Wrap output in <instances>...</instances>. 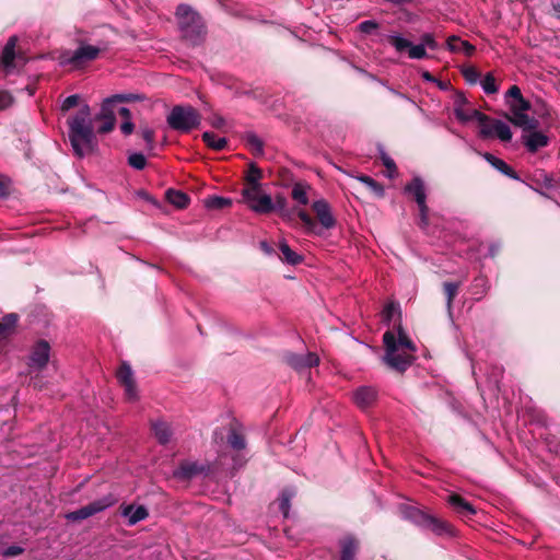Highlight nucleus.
I'll return each instance as SVG.
<instances>
[{"label": "nucleus", "instance_id": "f704fd0d", "mask_svg": "<svg viewBox=\"0 0 560 560\" xmlns=\"http://www.w3.org/2000/svg\"><path fill=\"white\" fill-rule=\"evenodd\" d=\"M294 495V491L290 489H285L281 492L279 498V509L282 514L287 517L290 510V501Z\"/></svg>", "mask_w": 560, "mask_h": 560}, {"label": "nucleus", "instance_id": "c85d7f7f", "mask_svg": "<svg viewBox=\"0 0 560 560\" xmlns=\"http://www.w3.org/2000/svg\"><path fill=\"white\" fill-rule=\"evenodd\" d=\"M152 430L155 438L161 444H166L171 441L172 430L170 425L164 421H155L152 423Z\"/></svg>", "mask_w": 560, "mask_h": 560}, {"label": "nucleus", "instance_id": "4468645a", "mask_svg": "<svg viewBox=\"0 0 560 560\" xmlns=\"http://www.w3.org/2000/svg\"><path fill=\"white\" fill-rule=\"evenodd\" d=\"M312 209L323 228L329 230L336 225V219L331 213L329 203L325 199L314 201Z\"/></svg>", "mask_w": 560, "mask_h": 560}, {"label": "nucleus", "instance_id": "58836bf2", "mask_svg": "<svg viewBox=\"0 0 560 560\" xmlns=\"http://www.w3.org/2000/svg\"><path fill=\"white\" fill-rule=\"evenodd\" d=\"M128 164L135 170H143L147 165V159L142 153L133 152L128 156Z\"/></svg>", "mask_w": 560, "mask_h": 560}, {"label": "nucleus", "instance_id": "603ef678", "mask_svg": "<svg viewBox=\"0 0 560 560\" xmlns=\"http://www.w3.org/2000/svg\"><path fill=\"white\" fill-rule=\"evenodd\" d=\"M377 26L378 25L376 22L368 20V21H363L359 24V30H360V32H362L364 34H371L372 32H374L377 28Z\"/></svg>", "mask_w": 560, "mask_h": 560}, {"label": "nucleus", "instance_id": "dca6fc26", "mask_svg": "<svg viewBox=\"0 0 560 560\" xmlns=\"http://www.w3.org/2000/svg\"><path fill=\"white\" fill-rule=\"evenodd\" d=\"M408 517H411L416 522H420L423 525L431 527L432 530H434L438 534H442L443 532H446L448 528V524L413 509L410 510Z\"/></svg>", "mask_w": 560, "mask_h": 560}, {"label": "nucleus", "instance_id": "2eb2a0df", "mask_svg": "<svg viewBox=\"0 0 560 560\" xmlns=\"http://www.w3.org/2000/svg\"><path fill=\"white\" fill-rule=\"evenodd\" d=\"M377 398V390L372 386H361L353 392L352 399L354 404L365 409L371 407Z\"/></svg>", "mask_w": 560, "mask_h": 560}, {"label": "nucleus", "instance_id": "f257e3e1", "mask_svg": "<svg viewBox=\"0 0 560 560\" xmlns=\"http://www.w3.org/2000/svg\"><path fill=\"white\" fill-rule=\"evenodd\" d=\"M397 339L392 331H386L383 336L386 348L384 361L392 369L402 372L412 363L416 346L406 335L400 324L397 327Z\"/></svg>", "mask_w": 560, "mask_h": 560}, {"label": "nucleus", "instance_id": "49530a36", "mask_svg": "<svg viewBox=\"0 0 560 560\" xmlns=\"http://www.w3.org/2000/svg\"><path fill=\"white\" fill-rule=\"evenodd\" d=\"M273 206H275V210H279L280 211V214L282 218L284 219H290L291 215H290V212L285 209L287 207V200L283 196L281 195H278L276 197V202H273Z\"/></svg>", "mask_w": 560, "mask_h": 560}, {"label": "nucleus", "instance_id": "6e6552de", "mask_svg": "<svg viewBox=\"0 0 560 560\" xmlns=\"http://www.w3.org/2000/svg\"><path fill=\"white\" fill-rule=\"evenodd\" d=\"M116 502L117 499L113 494H107L81 509L68 513L66 517L69 521H82L113 506Z\"/></svg>", "mask_w": 560, "mask_h": 560}, {"label": "nucleus", "instance_id": "7c9ffc66", "mask_svg": "<svg viewBox=\"0 0 560 560\" xmlns=\"http://www.w3.org/2000/svg\"><path fill=\"white\" fill-rule=\"evenodd\" d=\"M279 249L282 254L281 259L289 265H298L302 261V256L290 248L285 241L280 242Z\"/></svg>", "mask_w": 560, "mask_h": 560}, {"label": "nucleus", "instance_id": "bb28decb", "mask_svg": "<svg viewBox=\"0 0 560 560\" xmlns=\"http://www.w3.org/2000/svg\"><path fill=\"white\" fill-rule=\"evenodd\" d=\"M510 120L515 126H518L525 130H534L538 126V121L535 118L529 117L526 112L513 113V116L510 118Z\"/></svg>", "mask_w": 560, "mask_h": 560}, {"label": "nucleus", "instance_id": "5701e85b", "mask_svg": "<svg viewBox=\"0 0 560 560\" xmlns=\"http://www.w3.org/2000/svg\"><path fill=\"white\" fill-rule=\"evenodd\" d=\"M524 144L530 152H536L548 144V137L540 131H533L523 137Z\"/></svg>", "mask_w": 560, "mask_h": 560}, {"label": "nucleus", "instance_id": "f8f14e48", "mask_svg": "<svg viewBox=\"0 0 560 560\" xmlns=\"http://www.w3.org/2000/svg\"><path fill=\"white\" fill-rule=\"evenodd\" d=\"M405 190L412 195L416 202L418 203L420 215H421V222L423 224H427L428 219V207L425 203L427 195L424 189V184L421 178L415 177L411 183H409Z\"/></svg>", "mask_w": 560, "mask_h": 560}, {"label": "nucleus", "instance_id": "c03bdc74", "mask_svg": "<svg viewBox=\"0 0 560 560\" xmlns=\"http://www.w3.org/2000/svg\"><path fill=\"white\" fill-rule=\"evenodd\" d=\"M133 100H136V96L133 94H116V95L105 98L103 103H105L106 105H108L112 108L114 103L130 102Z\"/></svg>", "mask_w": 560, "mask_h": 560}, {"label": "nucleus", "instance_id": "bf43d9fd", "mask_svg": "<svg viewBox=\"0 0 560 560\" xmlns=\"http://www.w3.org/2000/svg\"><path fill=\"white\" fill-rule=\"evenodd\" d=\"M508 95L513 97L514 101H516L517 98H520V96H523L522 93H521V90L518 86L516 85H512L509 91H508Z\"/></svg>", "mask_w": 560, "mask_h": 560}, {"label": "nucleus", "instance_id": "4be33fe9", "mask_svg": "<svg viewBox=\"0 0 560 560\" xmlns=\"http://www.w3.org/2000/svg\"><path fill=\"white\" fill-rule=\"evenodd\" d=\"M16 45V38L10 37L8 43L5 44L1 57H0V65L4 69L7 73H9L12 69L15 68L14 66V48Z\"/></svg>", "mask_w": 560, "mask_h": 560}, {"label": "nucleus", "instance_id": "6e6d98bb", "mask_svg": "<svg viewBox=\"0 0 560 560\" xmlns=\"http://www.w3.org/2000/svg\"><path fill=\"white\" fill-rule=\"evenodd\" d=\"M24 549L20 546H10L2 551L4 557L11 558L23 553Z\"/></svg>", "mask_w": 560, "mask_h": 560}, {"label": "nucleus", "instance_id": "37998d69", "mask_svg": "<svg viewBox=\"0 0 560 560\" xmlns=\"http://www.w3.org/2000/svg\"><path fill=\"white\" fill-rule=\"evenodd\" d=\"M444 291L447 298V307L451 308L452 302L454 298L457 294L458 291V284L455 282H445L444 283Z\"/></svg>", "mask_w": 560, "mask_h": 560}, {"label": "nucleus", "instance_id": "a878e982", "mask_svg": "<svg viewBox=\"0 0 560 560\" xmlns=\"http://www.w3.org/2000/svg\"><path fill=\"white\" fill-rule=\"evenodd\" d=\"M448 503L463 516L474 515L476 513L475 509L470 503L465 501L458 494H452L448 498Z\"/></svg>", "mask_w": 560, "mask_h": 560}, {"label": "nucleus", "instance_id": "0eeeda50", "mask_svg": "<svg viewBox=\"0 0 560 560\" xmlns=\"http://www.w3.org/2000/svg\"><path fill=\"white\" fill-rule=\"evenodd\" d=\"M243 197L249 208L257 213H269L275 210L271 197L261 191L259 184L245 188Z\"/></svg>", "mask_w": 560, "mask_h": 560}, {"label": "nucleus", "instance_id": "412c9836", "mask_svg": "<svg viewBox=\"0 0 560 560\" xmlns=\"http://www.w3.org/2000/svg\"><path fill=\"white\" fill-rule=\"evenodd\" d=\"M287 361L292 368L301 370L304 368H312L314 365H317L319 362V358L317 354L308 352L305 355L290 354L288 355Z\"/></svg>", "mask_w": 560, "mask_h": 560}, {"label": "nucleus", "instance_id": "69168bd1", "mask_svg": "<svg viewBox=\"0 0 560 560\" xmlns=\"http://www.w3.org/2000/svg\"><path fill=\"white\" fill-rule=\"evenodd\" d=\"M421 75L428 82H438V80L428 71H423Z\"/></svg>", "mask_w": 560, "mask_h": 560}, {"label": "nucleus", "instance_id": "e2e57ef3", "mask_svg": "<svg viewBox=\"0 0 560 560\" xmlns=\"http://www.w3.org/2000/svg\"><path fill=\"white\" fill-rule=\"evenodd\" d=\"M260 247L267 255H271L273 253V248L266 242H261Z\"/></svg>", "mask_w": 560, "mask_h": 560}, {"label": "nucleus", "instance_id": "473e14b6", "mask_svg": "<svg viewBox=\"0 0 560 560\" xmlns=\"http://www.w3.org/2000/svg\"><path fill=\"white\" fill-rule=\"evenodd\" d=\"M202 140L209 148L215 151L223 150L228 144L225 138L217 137L213 132L209 131L202 133Z\"/></svg>", "mask_w": 560, "mask_h": 560}, {"label": "nucleus", "instance_id": "ddd939ff", "mask_svg": "<svg viewBox=\"0 0 560 560\" xmlns=\"http://www.w3.org/2000/svg\"><path fill=\"white\" fill-rule=\"evenodd\" d=\"M390 44L395 47V49L399 52L407 50L408 56L411 59H423L427 57V51L424 49V45H413L410 40L404 38L400 35H392L389 36Z\"/></svg>", "mask_w": 560, "mask_h": 560}, {"label": "nucleus", "instance_id": "f03ea898", "mask_svg": "<svg viewBox=\"0 0 560 560\" xmlns=\"http://www.w3.org/2000/svg\"><path fill=\"white\" fill-rule=\"evenodd\" d=\"M69 139L74 153L82 158L91 153L95 145V135L91 119V109L88 105L81 107L79 113L69 122Z\"/></svg>", "mask_w": 560, "mask_h": 560}, {"label": "nucleus", "instance_id": "338daca9", "mask_svg": "<svg viewBox=\"0 0 560 560\" xmlns=\"http://www.w3.org/2000/svg\"><path fill=\"white\" fill-rule=\"evenodd\" d=\"M7 195V186L3 182L0 180V197H3Z\"/></svg>", "mask_w": 560, "mask_h": 560}, {"label": "nucleus", "instance_id": "393cba45", "mask_svg": "<svg viewBox=\"0 0 560 560\" xmlns=\"http://www.w3.org/2000/svg\"><path fill=\"white\" fill-rule=\"evenodd\" d=\"M341 556L339 560H353L358 550V541L352 536L340 540Z\"/></svg>", "mask_w": 560, "mask_h": 560}, {"label": "nucleus", "instance_id": "9b49d317", "mask_svg": "<svg viewBox=\"0 0 560 560\" xmlns=\"http://www.w3.org/2000/svg\"><path fill=\"white\" fill-rule=\"evenodd\" d=\"M50 357V346L45 340L37 341L28 355L27 365L31 370H42L44 369Z\"/></svg>", "mask_w": 560, "mask_h": 560}, {"label": "nucleus", "instance_id": "72a5a7b5", "mask_svg": "<svg viewBox=\"0 0 560 560\" xmlns=\"http://www.w3.org/2000/svg\"><path fill=\"white\" fill-rule=\"evenodd\" d=\"M166 198L170 201V203L174 205L177 208H185L189 201V198L187 197L186 194L173 189L167 190Z\"/></svg>", "mask_w": 560, "mask_h": 560}, {"label": "nucleus", "instance_id": "a19ab883", "mask_svg": "<svg viewBox=\"0 0 560 560\" xmlns=\"http://www.w3.org/2000/svg\"><path fill=\"white\" fill-rule=\"evenodd\" d=\"M481 86L487 94H493L498 91L495 79L491 73H488L481 81Z\"/></svg>", "mask_w": 560, "mask_h": 560}, {"label": "nucleus", "instance_id": "5fc2aeb1", "mask_svg": "<svg viewBox=\"0 0 560 560\" xmlns=\"http://www.w3.org/2000/svg\"><path fill=\"white\" fill-rule=\"evenodd\" d=\"M421 45H424V49L427 47L433 50L438 48V43L431 34H424L421 36Z\"/></svg>", "mask_w": 560, "mask_h": 560}, {"label": "nucleus", "instance_id": "b1692460", "mask_svg": "<svg viewBox=\"0 0 560 560\" xmlns=\"http://www.w3.org/2000/svg\"><path fill=\"white\" fill-rule=\"evenodd\" d=\"M447 48L453 52H463L465 56H471L475 47L466 40H462L456 36L447 38Z\"/></svg>", "mask_w": 560, "mask_h": 560}, {"label": "nucleus", "instance_id": "6ab92c4d", "mask_svg": "<svg viewBox=\"0 0 560 560\" xmlns=\"http://www.w3.org/2000/svg\"><path fill=\"white\" fill-rule=\"evenodd\" d=\"M465 104H466V97L463 94L457 95L455 98V107H454V113H455L456 118L462 122H467L472 119H476L478 121V116L475 115V113H480V112L477 109H474V108L467 109V108H465Z\"/></svg>", "mask_w": 560, "mask_h": 560}, {"label": "nucleus", "instance_id": "ea45409f", "mask_svg": "<svg viewBox=\"0 0 560 560\" xmlns=\"http://www.w3.org/2000/svg\"><path fill=\"white\" fill-rule=\"evenodd\" d=\"M298 217L303 222V224H304V226H305L307 232L315 233L316 223H315V221L311 218V215L306 211H304L302 209L299 210L298 211Z\"/></svg>", "mask_w": 560, "mask_h": 560}, {"label": "nucleus", "instance_id": "8fccbe9b", "mask_svg": "<svg viewBox=\"0 0 560 560\" xmlns=\"http://www.w3.org/2000/svg\"><path fill=\"white\" fill-rule=\"evenodd\" d=\"M382 161H383L384 166L388 171V176L393 177L397 171L394 160L392 158H389L387 154L382 153Z\"/></svg>", "mask_w": 560, "mask_h": 560}, {"label": "nucleus", "instance_id": "423d86ee", "mask_svg": "<svg viewBox=\"0 0 560 560\" xmlns=\"http://www.w3.org/2000/svg\"><path fill=\"white\" fill-rule=\"evenodd\" d=\"M475 115L478 116L481 137H497L504 142L510 141L512 139L511 128L504 121L498 119H490L482 113H475Z\"/></svg>", "mask_w": 560, "mask_h": 560}, {"label": "nucleus", "instance_id": "de8ad7c7", "mask_svg": "<svg viewBox=\"0 0 560 560\" xmlns=\"http://www.w3.org/2000/svg\"><path fill=\"white\" fill-rule=\"evenodd\" d=\"M530 108V104L523 96H520L516 101L511 104V110L513 113L527 112Z\"/></svg>", "mask_w": 560, "mask_h": 560}, {"label": "nucleus", "instance_id": "2f4dec72", "mask_svg": "<svg viewBox=\"0 0 560 560\" xmlns=\"http://www.w3.org/2000/svg\"><path fill=\"white\" fill-rule=\"evenodd\" d=\"M481 155L486 161H488L493 167H495L501 173L510 177H515L513 170L503 160L498 159L490 153H482Z\"/></svg>", "mask_w": 560, "mask_h": 560}, {"label": "nucleus", "instance_id": "3c124183", "mask_svg": "<svg viewBox=\"0 0 560 560\" xmlns=\"http://www.w3.org/2000/svg\"><path fill=\"white\" fill-rule=\"evenodd\" d=\"M79 98L80 97L77 94L70 95L67 98H65V101L61 104V110L62 112H68L69 109H71L74 106H77L79 104Z\"/></svg>", "mask_w": 560, "mask_h": 560}, {"label": "nucleus", "instance_id": "680f3d73", "mask_svg": "<svg viewBox=\"0 0 560 560\" xmlns=\"http://www.w3.org/2000/svg\"><path fill=\"white\" fill-rule=\"evenodd\" d=\"M119 114H120L121 117L125 118V120L131 119V113H130V110L127 107H121L119 109Z\"/></svg>", "mask_w": 560, "mask_h": 560}, {"label": "nucleus", "instance_id": "4d7b16f0", "mask_svg": "<svg viewBox=\"0 0 560 560\" xmlns=\"http://www.w3.org/2000/svg\"><path fill=\"white\" fill-rule=\"evenodd\" d=\"M12 103V97L7 92L0 91V110L9 107Z\"/></svg>", "mask_w": 560, "mask_h": 560}, {"label": "nucleus", "instance_id": "1a4fd4ad", "mask_svg": "<svg viewBox=\"0 0 560 560\" xmlns=\"http://www.w3.org/2000/svg\"><path fill=\"white\" fill-rule=\"evenodd\" d=\"M116 376L119 384L124 387L126 398L129 401H136L139 395L131 368L127 363H122Z\"/></svg>", "mask_w": 560, "mask_h": 560}, {"label": "nucleus", "instance_id": "aec40b11", "mask_svg": "<svg viewBox=\"0 0 560 560\" xmlns=\"http://www.w3.org/2000/svg\"><path fill=\"white\" fill-rule=\"evenodd\" d=\"M206 471V466L199 465L196 462H183L175 470L174 476L178 479H190L195 476L201 475Z\"/></svg>", "mask_w": 560, "mask_h": 560}, {"label": "nucleus", "instance_id": "4c0bfd02", "mask_svg": "<svg viewBox=\"0 0 560 560\" xmlns=\"http://www.w3.org/2000/svg\"><path fill=\"white\" fill-rule=\"evenodd\" d=\"M395 316H400L399 305L396 303L387 304L383 311V319L389 324L395 320Z\"/></svg>", "mask_w": 560, "mask_h": 560}, {"label": "nucleus", "instance_id": "20e7f679", "mask_svg": "<svg viewBox=\"0 0 560 560\" xmlns=\"http://www.w3.org/2000/svg\"><path fill=\"white\" fill-rule=\"evenodd\" d=\"M104 48L98 46L82 44L74 51H63L58 57L59 65L71 69H82L89 62L95 60Z\"/></svg>", "mask_w": 560, "mask_h": 560}, {"label": "nucleus", "instance_id": "774afa93", "mask_svg": "<svg viewBox=\"0 0 560 560\" xmlns=\"http://www.w3.org/2000/svg\"><path fill=\"white\" fill-rule=\"evenodd\" d=\"M436 83L439 84V86H440L442 90H445V89H446V84H445V83L440 82V81H438Z\"/></svg>", "mask_w": 560, "mask_h": 560}, {"label": "nucleus", "instance_id": "c9c22d12", "mask_svg": "<svg viewBox=\"0 0 560 560\" xmlns=\"http://www.w3.org/2000/svg\"><path fill=\"white\" fill-rule=\"evenodd\" d=\"M231 199L218 196L209 197L205 200V205L209 209H222L231 206Z\"/></svg>", "mask_w": 560, "mask_h": 560}, {"label": "nucleus", "instance_id": "0e129e2a", "mask_svg": "<svg viewBox=\"0 0 560 560\" xmlns=\"http://www.w3.org/2000/svg\"><path fill=\"white\" fill-rule=\"evenodd\" d=\"M224 124V119L222 117H214L211 121V125L215 128L222 127Z\"/></svg>", "mask_w": 560, "mask_h": 560}, {"label": "nucleus", "instance_id": "13d9d810", "mask_svg": "<svg viewBox=\"0 0 560 560\" xmlns=\"http://www.w3.org/2000/svg\"><path fill=\"white\" fill-rule=\"evenodd\" d=\"M121 132L126 136L132 133L135 129V125L132 124L131 119L125 120L120 126Z\"/></svg>", "mask_w": 560, "mask_h": 560}, {"label": "nucleus", "instance_id": "052dcab7", "mask_svg": "<svg viewBox=\"0 0 560 560\" xmlns=\"http://www.w3.org/2000/svg\"><path fill=\"white\" fill-rule=\"evenodd\" d=\"M260 178V172L258 170H255L253 171V173L248 176V182L250 184V186H253L254 184H259L258 180Z\"/></svg>", "mask_w": 560, "mask_h": 560}, {"label": "nucleus", "instance_id": "864d4df0", "mask_svg": "<svg viewBox=\"0 0 560 560\" xmlns=\"http://www.w3.org/2000/svg\"><path fill=\"white\" fill-rule=\"evenodd\" d=\"M463 74L464 78L470 83H476L479 78V72L471 67L464 69Z\"/></svg>", "mask_w": 560, "mask_h": 560}, {"label": "nucleus", "instance_id": "a18cd8bd", "mask_svg": "<svg viewBox=\"0 0 560 560\" xmlns=\"http://www.w3.org/2000/svg\"><path fill=\"white\" fill-rule=\"evenodd\" d=\"M140 133H141L143 140L145 141L148 149L153 150V148H154V130L148 126H144V127L140 128Z\"/></svg>", "mask_w": 560, "mask_h": 560}, {"label": "nucleus", "instance_id": "c756f323", "mask_svg": "<svg viewBox=\"0 0 560 560\" xmlns=\"http://www.w3.org/2000/svg\"><path fill=\"white\" fill-rule=\"evenodd\" d=\"M311 187L306 183H295L292 187L291 196L298 203L306 206L310 201L307 195Z\"/></svg>", "mask_w": 560, "mask_h": 560}, {"label": "nucleus", "instance_id": "a211bd4d", "mask_svg": "<svg viewBox=\"0 0 560 560\" xmlns=\"http://www.w3.org/2000/svg\"><path fill=\"white\" fill-rule=\"evenodd\" d=\"M95 119L102 121V125L97 129L100 133L110 132L115 127L116 118L114 110L105 103L102 104L101 110L95 116Z\"/></svg>", "mask_w": 560, "mask_h": 560}, {"label": "nucleus", "instance_id": "cd10ccee", "mask_svg": "<svg viewBox=\"0 0 560 560\" xmlns=\"http://www.w3.org/2000/svg\"><path fill=\"white\" fill-rule=\"evenodd\" d=\"M18 316L15 314L5 315L0 322V341L10 337L15 329Z\"/></svg>", "mask_w": 560, "mask_h": 560}, {"label": "nucleus", "instance_id": "9d476101", "mask_svg": "<svg viewBox=\"0 0 560 560\" xmlns=\"http://www.w3.org/2000/svg\"><path fill=\"white\" fill-rule=\"evenodd\" d=\"M116 376L119 384L124 387L126 398L129 401H136L139 395L131 368L127 363H122Z\"/></svg>", "mask_w": 560, "mask_h": 560}, {"label": "nucleus", "instance_id": "7ed1b4c3", "mask_svg": "<svg viewBox=\"0 0 560 560\" xmlns=\"http://www.w3.org/2000/svg\"><path fill=\"white\" fill-rule=\"evenodd\" d=\"M178 26L185 38L196 43L203 34V24L199 14L187 4H180L176 10Z\"/></svg>", "mask_w": 560, "mask_h": 560}, {"label": "nucleus", "instance_id": "79ce46f5", "mask_svg": "<svg viewBox=\"0 0 560 560\" xmlns=\"http://www.w3.org/2000/svg\"><path fill=\"white\" fill-rule=\"evenodd\" d=\"M248 147L257 154L262 152V141L254 133L246 135Z\"/></svg>", "mask_w": 560, "mask_h": 560}, {"label": "nucleus", "instance_id": "e433bc0d", "mask_svg": "<svg viewBox=\"0 0 560 560\" xmlns=\"http://www.w3.org/2000/svg\"><path fill=\"white\" fill-rule=\"evenodd\" d=\"M228 443L230 444V446L236 451H241L243 448H245L246 446V442H245V439L244 436L236 432L235 430H232L228 436Z\"/></svg>", "mask_w": 560, "mask_h": 560}, {"label": "nucleus", "instance_id": "39448f33", "mask_svg": "<svg viewBox=\"0 0 560 560\" xmlns=\"http://www.w3.org/2000/svg\"><path fill=\"white\" fill-rule=\"evenodd\" d=\"M168 126L179 132H188L198 127L201 121V116L191 106H174L167 116Z\"/></svg>", "mask_w": 560, "mask_h": 560}, {"label": "nucleus", "instance_id": "09e8293b", "mask_svg": "<svg viewBox=\"0 0 560 560\" xmlns=\"http://www.w3.org/2000/svg\"><path fill=\"white\" fill-rule=\"evenodd\" d=\"M359 180L362 182L363 184H365L368 187H370L372 190H374L375 192L382 195L383 194V188L381 187V185L375 182L373 178L369 177V176H360L359 177Z\"/></svg>", "mask_w": 560, "mask_h": 560}, {"label": "nucleus", "instance_id": "f3484780", "mask_svg": "<svg viewBox=\"0 0 560 560\" xmlns=\"http://www.w3.org/2000/svg\"><path fill=\"white\" fill-rule=\"evenodd\" d=\"M120 513L128 520V525H136L138 522L143 521L148 517V510L143 505L122 504L120 506Z\"/></svg>", "mask_w": 560, "mask_h": 560}]
</instances>
